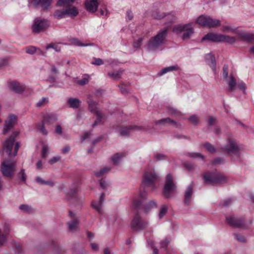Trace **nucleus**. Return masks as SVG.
<instances>
[{
    "label": "nucleus",
    "mask_w": 254,
    "mask_h": 254,
    "mask_svg": "<svg viewBox=\"0 0 254 254\" xmlns=\"http://www.w3.org/2000/svg\"><path fill=\"white\" fill-rule=\"evenodd\" d=\"M168 32V29L164 28L160 30L156 36L151 38L147 44L148 51L156 52L162 50V46L166 41Z\"/></svg>",
    "instance_id": "obj_1"
},
{
    "label": "nucleus",
    "mask_w": 254,
    "mask_h": 254,
    "mask_svg": "<svg viewBox=\"0 0 254 254\" xmlns=\"http://www.w3.org/2000/svg\"><path fill=\"white\" fill-rule=\"evenodd\" d=\"M18 134V132H13L12 135L7 138L2 144L3 153H6L10 158L14 157L19 149L20 145L18 142H16L14 144L15 138Z\"/></svg>",
    "instance_id": "obj_2"
},
{
    "label": "nucleus",
    "mask_w": 254,
    "mask_h": 254,
    "mask_svg": "<svg viewBox=\"0 0 254 254\" xmlns=\"http://www.w3.org/2000/svg\"><path fill=\"white\" fill-rule=\"evenodd\" d=\"M195 23L190 22L187 24H180L175 25L173 28V32L176 34H180L184 32L182 39L188 40L194 33V26Z\"/></svg>",
    "instance_id": "obj_3"
},
{
    "label": "nucleus",
    "mask_w": 254,
    "mask_h": 254,
    "mask_svg": "<svg viewBox=\"0 0 254 254\" xmlns=\"http://www.w3.org/2000/svg\"><path fill=\"white\" fill-rule=\"evenodd\" d=\"M203 178L206 183L213 185L224 184L228 181V178L226 176L216 171L205 173Z\"/></svg>",
    "instance_id": "obj_4"
},
{
    "label": "nucleus",
    "mask_w": 254,
    "mask_h": 254,
    "mask_svg": "<svg viewBox=\"0 0 254 254\" xmlns=\"http://www.w3.org/2000/svg\"><path fill=\"white\" fill-rule=\"evenodd\" d=\"M16 169V161L12 159H4L1 162V172L7 178H12Z\"/></svg>",
    "instance_id": "obj_5"
},
{
    "label": "nucleus",
    "mask_w": 254,
    "mask_h": 254,
    "mask_svg": "<svg viewBox=\"0 0 254 254\" xmlns=\"http://www.w3.org/2000/svg\"><path fill=\"white\" fill-rule=\"evenodd\" d=\"M87 98L89 109L90 112L92 114H95L97 117L96 120L92 125V127H94L102 122V120L104 118V116L103 115L101 112L99 110L97 106L98 103L92 99L91 95H88Z\"/></svg>",
    "instance_id": "obj_6"
},
{
    "label": "nucleus",
    "mask_w": 254,
    "mask_h": 254,
    "mask_svg": "<svg viewBox=\"0 0 254 254\" xmlns=\"http://www.w3.org/2000/svg\"><path fill=\"white\" fill-rule=\"evenodd\" d=\"M196 22L203 27L214 28L220 25V21L218 19H213L209 16L202 15L198 16Z\"/></svg>",
    "instance_id": "obj_7"
},
{
    "label": "nucleus",
    "mask_w": 254,
    "mask_h": 254,
    "mask_svg": "<svg viewBox=\"0 0 254 254\" xmlns=\"http://www.w3.org/2000/svg\"><path fill=\"white\" fill-rule=\"evenodd\" d=\"M176 190V185L173 182L172 176L168 174L166 178L165 184L163 189V193L165 197L169 198L174 194Z\"/></svg>",
    "instance_id": "obj_8"
},
{
    "label": "nucleus",
    "mask_w": 254,
    "mask_h": 254,
    "mask_svg": "<svg viewBox=\"0 0 254 254\" xmlns=\"http://www.w3.org/2000/svg\"><path fill=\"white\" fill-rule=\"evenodd\" d=\"M49 26L50 22L47 19L36 18L34 20L32 29L34 33H38L47 29Z\"/></svg>",
    "instance_id": "obj_9"
},
{
    "label": "nucleus",
    "mask_w": 254,
    "mask_h": 254,
    "mask_svg": "<svg viewBox=\"0 0 254 254\" xmlns=\"http://www.w3.org/2000/svg\"><path fill=\"white\" fill-rule=\"evenodd\" d=\"M158 176L153 169L147 170L144 174L143 184L144 185L152 186V190H154V183L157 180Z\"/></svg>",
    "instance_id": "obj_10"
},
{
    "label": "nucleus",
    "mask_w": 254,
    "mask_h": 254,
    "mask_svg": "<svg viewBox=\"0 0 254 254\" xmlns=\"http://www.w3.org/2000/svg\"><path fill=\"white\" fill-rule=\"evenodd\" d=\"M148 225V222L143 220L138 214L135 215L131 222V227L135 231L141 230Z\"/></svg>",
    "instance_id": "obj_11"
},
{
    "label": "nucleus",
    "mask_w": 254,
    "mask_h": 254,
    "mask_svg": "<svg viewBox=\"0 0 254 254\" xmlns=\"http://www.w3.org/2000/svg\"><path fill=\"white\" fill-rule=\"evenodd\" d=\"M224 150L228 154L233 156L238 155L240 148L235 139L229 138L228 143L224 147Z\"/></svg>",
    "instance_id": "obj_12"
},
{
    "label": "nucleus",
    "mask_w": 254,
    "mask_h": 254,
    "mask_svg": "<svg viewBox=\"0 0 254 254\" xmlns=\"http://www.w3.org/2000/svg\"><path fill=\"white\" fill-rule=\"evenodd\" d=\"M17 117L14 115H10L5 120V124L3 126L2 133L6 134L11 128L15 126L16 122Z\"/></svg>",
    "instance_id": "obj_13"
},
{
    "label": "nucleus",
    "mask_w": 254,
    "mask_h": 254,
    "mask_svg": "<svg viewBox=\"0 0 254 254\" xmlns=\"http://www.w3.org/2000/svg\"><path fill=\"white\" fill-rule=\"evenodd\" d=\"M52 0H29L30 6L34 7H41L46 9L51 4Z\"/></svg>",
    "instance_id": "obj_14"
},
{
    "label": "nucleus",
    "mask_w": 254,
    "mask_h": 254,
    "mask_svg": "<svg viewBox=\"0 0 254 254\" xmlns=\"http://www.w3.org/2000/svg\"><path fill=\"white\" fill-rule=\"evenodd\" d=\"M227 222L231 226L239 228L244 225V221L241 218H238L234 215H230L226 217Z\"/></svg>",
    "instance_id": "obj_15"
},
{
    "label": "nucleus",
    "mask_w": 254,
    "mask_h": 254,
    "mask_svg": "<svg viewBox=\"0 0 254 254\" xmlns=\"http://www.w3.org/2000/svg\"><path fill=\"white\" fill-rule=\"evenodd\" d=\"M146 198V193L144 190H140L138 194L136 195L133 199V204L136 207H139L142 205L143 201Z\"/></svg>",
    "instance_id": "obj_16"
},
{
    "label": "nucleus",
    "mask_w": 254,
    "mask_h": 254,
    "mask_svg": "<svg viewBox=\"0 0 254 254\" xmlns=\"http://www.w3.org/2000/svg\"><path fill=\"white\" fill-rule=\"evenodd\" d=\"M9 88L16 93H21L26 89L25 85L16 81H12L9 83Z\"/></svg>",
    "instance_id": "obj_17"
},
{
    "label": "nucleus",
    "mask_w": 254,
    "mask_h": 254,
    "mask_svg": "<svg viewBox=\"0 0 254 254\" xmlns=\"http://www.w3.org/2000/svg\"><path fill=\"white\" fill-rule=\"evenodd\" d=\"M220 36L221 34L209 33L202 37L201 41L219 43L220 42Z\"/></svg>",
    "instance_id": "obj_18"
},
{
    "label": "nucleus",
    "mask_w": 254,
    "mask_h": 254,
    "mask_svg": "<svg viewBox=\"0 0 254 254\" xmlns=\"http://www.w3.org/2000/svg\"><path fill=\"white\" fill-rule=\"evenodd\" d=\"M105 196V193H102L99 199L97 201H93L91 204L92 207L99 213H102V204Z\"/></svg>",
    "instance_id": "obj_19"
},
{
    "label": "nucleus",
    "mask_w": 254,
    "mask_h": 254,
    "mask_svg": "<svg viewBox=\"0 0 254 254\" xmlns=\"http://www.w3.org/2000/svg\"><path fill=\"white\" fill-rule=\"evenodd\" d=\"M238 35L242 40L249 42L254 41V33L239 31Z\"/></svg>",
    "instance_id": "obj_20"
},
{
    "label": "nucleus",
    "mask_w": 254,
    "mask_h": 254,
    "mask_svg": "<svg viewBox=\"0 0 254 254\" xmlns=\"http://www.w3.org/2000/svg\"><path fill=\"white\" fill-rule=\"evenodd\" d=\"M85 5L88 11L95 12L97 10L98 2L97 0H86Z\"/></svg>",
    "instance_id": "obj_21"
},
{
    "label": "nucleus",
    "mask_w": 254,
    "mask_h": 254,
    "mask_svg": "<svg viewBox=\"0 0 254 254\" xmlns=\"http://www.w3.org/2000/svg\"><path fill=\"white\" fill-rule=\"evenodd\" d=\"M193 190L191 185L188 186L185 192L184 203L189 205L192 200Z\"/></svg>",
    "instance_id": "obj_22"
},
{
    "label": "nucleus",
    "mask_w": 254,
    "mask_h": 254,
    "mask_svg": "<svg viewBox=\"0 0 254 254\" xmlns=\"http://www.w3.org/2000/svg\"><path fill=\"white\" fill-rule=\"evenodd\" d=\"M9 232V227L7 224L3 225V230L0 229V245H3L6 242V236Z\"/></svg>",
    "instance_id": "obj_23"
},
{
    "label": "nucleus",
    "mask_w": 254,
    "mask_h": 254,
    "mask_svg": "<svg viewBox=\"0 0 254 254\" xmlns=\"http://www.w3.org/2000/svg\"><path fill=\"white\" fill-rule=\"evenodd\" d=\"M205 60L212 69L215 71L216 70V62L214 56L211 53L207 54L205 56Z\"/></svg>",
    "instance_id": "obj_24"
},
{
    "label": "nucleus",
    "mask_w": 254,
    "mask_h": 254,
    "mask_svg": "<svg viewBox=\"0 0 254 254\" xmlns=\"http://www.w3.org/2000/svg\"><path fill=\"white\" fill-rule=\"evenodd\" d=\"M180 69L179 66L177 64H175L170 66L162 68L158 73V75L161 76L167 72L178 70Z\"/></svg>",
    "instance_id": "obj_25"
},
{
    "label": "nucleus",
    "mask_w": 254,
    "mask_h": 254,
    "mask_svg": "<svg viewBox=\"0 0 254 254\" xmlns=\"http://www.w3.org/2000/svg\"><path fill=\"white\" fill-rule=\"evenodd\" d=\"M70 45L79 47H87L93 45L92 43L84 44L77 38H71L69 40Z\"/></svg>",
    "instance_id": "obj_26"
},
{
    "label": "nucleus",
    "mask_w": 254,
    "mask_h": 254,
    "mask_svg": "<svg viewBox=\"0 0 254 254\" xmlns=\"http://www.w3.org/2000/svg\"><path fill=\"white\" fill-rule=\"evenodd\" d=\"M171 17V21H172L175 19L174 15L172 13H168L166 14L164 13H160L158 11H155L152 13V16L156 19H160L163 18L165 16Z\"/></svg>",
    "instance_id": "obj_27"
},
{
    "label": "nucleus",
    "mask_w": 254,
    "mask_h": 254,
    "mask_svg": "<svg viewBox=\"0 0 254 254\" xmlns=\"http://www.w3.org/2000/svg\"><path fill=\"white\" fill-rule=\"evenodd\" d=\"M236 41L235 37L230 36L228 35L221 34L220 42L227 43L229 44H234Z\"/></svg>",
    "instance_id": "obj_28"
},
{
    "label": "nucleus",
    "mask_w": 254,
    "mask_h": 254,
    "mask_svg": "<svg viewBox=\"0 0 254 254\" xmlns=\"http://www.w3.org/2000/svg\"><path fill=\"white\" fill-rule=\"evenodd\" d=\"M67 103L70 108L76 109L79 107L81 102L77 98H70L68 99Z\"/></svg>",
    "instance_id": "obj_29"
},
{
    "label": "nucleus",
    "mask_w": 254,
    "mask_h": 254,
    "mask_svg": "<svg viewBox=\"0 0 254 254\" xmlns=\"http://www.w3.org/2000/svg\"><path fill=\"white\" fill-rule=\"evenodd\" d=\"M228 84L229 85L228 91L230 92L234 91L236 88L237 81L235 78L234 76L231 75L228 81Z\"/></svg>",
    "instance_id": "obj_30"
},
{
    "label": "nucleus",
    "mask_w": 254,
    "mask_h": 254,
    "mask_svg": "<svg viewBox=\"0 0 254 254\" xmlns=\"http://www.w3.org/2000/svg\"><path fill=\"white\" fill-rule=\"evenodd\" d=\"M58 120V117L56 115L54 114H47L45 116L43 122L47 123L49 124L54 123Z\"/></svg>",
    "instance_id": "obj_31"
},
{
    "label": "nucleus",
    "mask_w": 254,
    "mask_h": 254,
    "mask_svg": "<svg viewBox=\"0 0 254 254\" xmlns=\"http://www.w3.org/2000/svg\"><path fill=\"white\" fill-rule=\"evenodd\" d=\"M79 221L78 219H75L68 222V229L71 231H74L78 228Z\"/></svg>",
    "instance_id": "obj_32"
},
{
    "label": "nucleus",
    "mask_w": 254,
    "mask_h": 254,
    "mask_svg": "<svg viewBox=\"0 0 254 254\" xmlns=\"http://www.w3.org/2000/svg\"><path fill=\"white\" fill-rule=\"evenodd\" d=\"M222 30L224 32H232L236 33L238 35V32H239L238 30V27L232 26L231 25H225L222 27Z\"/></svg>",
    "instance_id": "obj_33"
},
{
    "label": "nucleus",
    "mask_w": 254,
    "mask_h": 254,
    "mask_svg": "<svg viewBox=\"0 0 254 254\" xmlns=\"http://www.w3.org/2000/svg\"><path fill=\"white\" fill-rule=\"evenodd\" d=\"M123 71V70H120L109 72L108 73V75L113 79L118 80L121 77Z\"/></svg>",
    "instance_id": "obj_34"
},
{
    "label": "nucleus",
    "mask_w": 254,
    "mask_h": 254,
    "mask_svg": "<svg viewBox=\"0 0 254 254\" xmlns=\"http://www.w3.org/2000/svg\"><path fill=\"white\" fill-rule=\"evenodd\" d=\"M65 11L66 14L70 16H76L78 13V10L74 6L67 8L65 9Z\"/></svg>",
    "instance_id": "obj_35"
},
{
    "label": "nucleus",
    "mask_w": 254,
    "mask_h": 254,
    "mask_svg": "<svg viewBox=\"0 0 254 254\" xmlns=\"http://www.w3.org/2000/svg\"><path fill=\"white\" fill-rule=\"evenodd\" d=\"M75 0H59L57 5L58 6H69L71 5Z\"/></svg>",
    "instance_id": "obj_36"
},
{
    "label": "nucleus",
    "mask_w": 254,
    "mask_h": 254,
    "mask_svg": "<svg viewBox=\"0 0 254 254\" xmlns=\"http://www.w3.org/2000/svg\"><path fill=\"white\" fill-rule=\"evenodd\" d=\"M66 15L65 10H57L54 14V17L58 19L63 18L65 17Z\"/></svg>",
    "instance_id": "obj_37"
},
{
    "label": "nucleus",
    "mask_w": 254,
    "mask_h": 254,
    "mask_svg": "<svg viewBox=\"0 0 254 254\" xmlns=\"http://www.w3.org/2000/svg\"><path fill=\"white\" fill-rule=\"evenodd\" d=\"M125 156V154L121 153H116L114 155H113L112 157V161H113V163L115 164H117L119 163L120 160L122 158H123Z\"/></svg>",
    "instance_id": "obj_38"
},
{
    "label": "nucleus",
    "mask_w": 254,
    "mask_h": 254,
    "mask_svg": "<svg viewBox=\"0 0 254 254\" xmlns=\"http://www.w3.org/2000/svg\"><path fill=\"white\" fill-rule=\"evenodd\" d=\"M110 170V167H105L104 168L101 169L100 171L95 172V174L97 177H100L103 176L106 173L109 172Z\"/></svg>",
    "instance_id": "obj_39"
},
{
    "label": "nucleus",
    "mask_w": 254,
    "mask_h": 254,
    "mask_svg": "<svg viewBox=\"0 0 254 254\" xmlns=\"http://www.w3.org/2000/svg\"><path fill=\"white\" fill-rule=\"evenodd\" d=\"M174 121L173 120H171L170 118H167L165 119H163L160 120L156 121L155 122V124L156 125H165L166 124H170V123H174Z\"/></svg>",
    "instance_id": "obj_40"
},
{
    "label": "nucleus",
    "mask_w": 254,
    "mask_h": 254,
    "mask_svg": "<svg viewBox=\"0 0 254 254\" xmlns=\"http://www.w3.org/2000/svg\"><path fill=\"white\" fill-rule=\"evenodd\" d=\"M156 206V203L153 200L149 201L145 206H144V211L145 212H148L149 211L153 208H154Z\"/></svg>",
    "instance_id": "obj_41"
},
{
    "label": "nucleus",
    "mask_w": 254,
    "mask_h": 254,
    "mask_svg": "<svg viewBox=\"0 0 254 254\" xmlns=\"http://www.w3.org/2000/svg\"><path fill=\"white\" fill-rule=\"evenodd\" d=\"M168 212V207L166 205H163L161 206L160 212L159 213V218L160 219H162L166 215Z\"/></svg>",
    "instance_id": "obj_42"
},
{
    "label": "nucleus",
    "mask_w": 254,
    "mask_h": 254,
    "mask_svg": "<svg viewBox=\"0 0 254 254\" xmlns=\"http://www.w3.org/2000/svg\"><path fill=\"white\" fill-rule=\"evenodd\" d=\"M19 209L24 212H30L32 211L31 207L27 204H22L19 206Z\"/></svg>",
    "instance_id": "obj_43"
},
{
    "label": "nucleus",
    "mask_w": 254,
    "mask_h": 254,
    "mask_svg": "<svg viewBox=\"0 0 254 254\" xmlns=\"http://www.w3.org/2000/svg\"><path fill=\"white\" fill-rule=\"evenodd\" d=\"M189 157L204 160V156L199 153L191 152L189 153Z\"/></svg>",
    "instance_id": "obj_44"
},
{
    "label": "nucleus",
    "mask_w": 254,
    "mask_h": 254,
    "mask_svg": "<svg viewBox=\"0 0 254 254\" xmlns=\"http://www.w3.org/2000/svg\"><path fill=\"white\" fill-rule=\"evenodd\" d=\"M17 177L19 178H20L23 182H25L26 180V174L25 173V170H21V171L18 173Z\"/></svg>",
    "instance_id": "obj_45"
},
{
    "label": "nucleus",
    "mask_w": 254,
    "mask_h": 254,
    "mask_svg": "<svg viewBox=\"0 0 254 254\" xmlns=\"http://www.w3.org/2000/svg\"><path fill=\"white\" fill-rule=\"evenodd\" d=\"M143 37H140L134 41L133 46L134 48L139 49L142 45Z\"/></svg>",
    "instance_id": "obj_46"
},
{
    "label": "nucleus",
    "mask_w": 254,
    "mask_h": 254,
    "mask_svg": "<svg viewBox=\"0 0 254 254\" xmlns=\"http://www.w3.org/2000/svg\"><path fill=\"white\" fill-rule=\"evenodd\" d=\"M147 242L148 246H149L151 248L153 249V254H158V251L157 249L154 248V242L152 240L148 239L147 240Z\"/></svg>",
    "instance_id": "obj_47"
},
{
    "label": "nucleus",
    "mask_w": 254,
    "mask_h": 254,
    "mask_svg": "<svg viewBox=\"0 0 254 254\" xmlns=\"http://www.w3.org/2000/svg\"><path fill=\"white\" fill-rule=\"evenodd\" d=\"M166 157L164 154L158 153L155 154L154 156V159L157 161L163 160L166 159Z\"/></svg>",
    "instance_id": "obj_48"
},
{
    "label": "nucleus",
    "mask_w": 254,
    "mask_h": 254,
    "mask_svg": "<svg viewBox=\"0 0 254 254\" xmlns=\"http://www.w3.org/2000/svg\"><path fill=\"white\" fill-rule=\"evenodd\" d=\"M49 147L47 145L44 144L42 147V157L46 158L49 151Z\"/></svg>",
    "instance_id": "obj_49"
},
{
    "label": "nucleus",
    "mask_w": 254,
    "mask_h": 254,
    "mask_svg": "<svg viewBox=\"0 0 254 254\" xmlns=\"http://www.w3.org/2000/svg\"><path fill=\"white\" fill-rule=\"evenodd\" d=\"M37 52V48L34 46H30L26 48V52L29 54H34Z\"/></svg>",
    "instance_id": "obj_50"
},
{
    "label": "nucleus",
    "mask_w": 254,
    "mask_h": 254,
    "mask_svg": "<svg viewBox=\"0 0 254 254\" xmlns=\"http://www.w3.org/2000/svg\"><path fill=\"white\" fill-rule=\"evenodd\" d=\"M9 60L7 58L0 59V67H3L8 65Z\"/></svg>",
    "instance_id": "obj_51"
},
{
    "label": "nucleus",
    "mask_w": 254,
    "mask_h": 254,
    "mask_svg": "<svg viewBox=\"0 0 254 254\" xmlns=\"http://www.w3.org/2000/svg\"><path fill=\"white\" fill-rule=\"evenodd\" d=\"M189 120L191 123L195 125H197L199 122L198 118L196 115L191 116L189 118Z\"/></svg>",
    "instance_id": "obj_52"
},
{
    "label": "nucleus",
    "mask_w": 254,
    "mask_h": 254,
    "mask_svg": "<svg viewBox=\"0 0 254 254\" xmlns=\"http://www.w3.org/2000/svg\"><path fill=\"white\" fill-rule=\"evenodd\" d=\"M204 146L205 148L210 152L213 153L215 151V149L213 146H212L209 143H206L204 144Z\"/></svg>",
    "instance_id": "obj_53"
},
{
    "label": "nucleus",
    "mask_w": 254,
    "mask_h": 254,
    "mask_svg": "<svg viewBox=\"0 0 254 254\" xmlns=\"http://www.w3.org/2000/svg\"><path fill=\"white\" fill-rule=\"evenodd\" d=\"M55 132L59 135H62L63 133V128L62 127V126L60 125H57L55 126Z\"/></svg>",
    "instance_id": "obj_54"
},
{
    "label": "nucleus",
    "mask_w": 254,
    "mask_h": 254,
    "mask_svg": "<svg viewBox=\"0 0 254 254\" xmlns=\"http://www.w3.org/2000/svg\"><path fill=\"white\" fill-rule=\"evenodd\" d=\"M48 102V99L46 97H43L41 99H40L37 103V107H42L46 103H47Z\"/></svg>",
    "instance_id": "obj_55"
},
{
    "label": "nucleus",
    "mask_w": 254,
    "mask_h": 254,
    "mask_svg": "<svg viewBox=\"0 0 254 254\" xmlns=\"http://www.w3.org/2000/svg\"><path fill=\"white\" fill-rule=\"evenodd\" d=\"M236 239L241 243H245L246 242V239L243 236L239 235L238 234H234Z\"/></svg>",
    "instance_id": "obj_56"
},
{
    "label": "nucleus",
    "mask_w": 254,
    "mask_h": 254,
    "mask_svg": "<svg viewBox=\"0 0 254 254\" xmlns=\"http://www.w3.org/2000/svg\"><path fill=\"white\" fill-rule=\"evenodd\" d=\"M46 50H48L50 48H52L54 49L56 52H60L61 51V48L58 47L57 45H56L55 44H50L46 46Z\"/></svg>",
    "instance_id": "obj_57"
},
{
    "label": "nucleus",
    "mask_w": 254,
    "mask_h": 254,
    "mask_svg": "<svg viewBox=\"0 0 254 254\" xmlns=\"http://www.w3.org/2000/svg\"><path fill=\"white\" fill-rule=\"evenodd\" d=\"M37 128L38 129L44 134H47V130H46L45 128V127H44V123H42L41 124H40V125H37Z\"/></svg>",
    "instance_id": "obj_58"
},
{
    "label": "nucleus",
    "mask_w": 254,
    "mask_h": 254,
    "mask_svg": "<svg viewBox=\"0 0 254 254\" xmlns=\"http://www.w3.org/2000/svg\"><path fill=\"white\" fill-rule=\"evenodd\" d=\"M91 64H92L100 65L104 64L103 60L99 58H94V61L92 62Z\"/></svg>",
    "instance_id": "obj_59"
},
{
    "label": "nucleus",
    "mask_w": 254,
    "mask_h": 254,
    "mask_svg": "<svg viewBox=\"0 0 254 254\" xmlns=\"http://www.w3.org/2000/svg\"><path fill=\"white\" fill-rule=\"evenodd\" d=\"M61 157L59 156H54L49 160V163L52 165L59 161Z\"/></svg>",
    "instance_id": "obj_60"
},
{
    "label": "nucleus",
    "mask_w": 254,
    "mask_h": 254,
    "mask_svg": "<svg viewBox=\"0 0 254 254\" xmlns=\"http://www.w3.org/2000/svg\"><path fill=\"white\" fill-rule=\"evenodd\" d=\"M223 75L224 79H227L228 75V66L225 64L223 67Z\"/></svg>",
    "instance_id": "obj_61"
},
{
    "label": "nucleus",
    "mask_w": 254,
    "mask_h": 254,
    "mask_svg": "<svg viewBox=\"0 0 254 254\" xmlns=\"http://www.w3.org/2000/svg\"><path fill=\"white\" fill-rule=\"evenodd\" d=\"M237 85H238V86L241 89H242L244 93L246 92V86L245 83L243 81H238L237 83Z\"/></svg>",
    "instance_id": "obj_62"
},
{
    "label": "nucleus",
    "mask_w": 254,
    "mask_h": 254,
    "mask_svg": "<svg viewBox=\"0 0 254 254\" xmlns=\"http://www.w3.org/2000/svg\"><path fill=\"white\" fill-rule=\"evenodd\" d=\"M88 82V79L87 78H83L80 80H78L77 83L80 85H84L87 84Z\"/></svg>",
    "instance_id": "obj_63"
},
{
    "label": "nucleus",
    "mask_w": 254,
    "mask_h": 254,
    "mask_svg": "<svg viewBox=\"0 0 254 254\" xmlns=\"http://www.w3.org/2000/svg\"><path fill=\"white\" fill-rule=\"evenodd\" d=\"M169 112L170 114L172 115H175L176 116H180L181 115V113L180 112L176 110L175 109L173 108H169Z\"/></svg>",
    "instance_id": "obj_64"
}]
</instances>
